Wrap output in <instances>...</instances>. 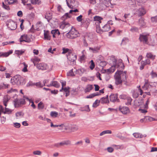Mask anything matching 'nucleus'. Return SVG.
<instances>
[{"label":"nucleus","mask_w":157,"mask_h":157,"mask_svg":"<svg viewBox=\"0 0 157 157\" xmlns=\"http://www.w3.org/2000/svg\"><path fill=\"white\" fill-rule=\"evenodd\" d=\"M145 65L144 64V62H142V61L141 62V66L140 67V69L141 70L143 69Z\"/></svg>","instance_id":"nucleus-60"},{"label":"nucleus","mask_w":157,"mask_h":157,"mask_svg":"<svg viewBox=\"0 0 157 157\" xmlns=\"http://www.w3.org/2000/svg\"><path fill=\"white\" fill-rule=\"evenodd\" d=\"M67 26L68 27L69 26V28L70 29L71 27L70 26L69 24L68 23L66 24H63L61 25L60 27L62 29H64L65 28L67 27Z\"/></svg>","instance_id":"nucleus-49"},{"label":"nucleus","mask_w":157,"mask_h":157,"mask_svg":"<svg viewBox=\"0 0 157 157\" xmlns=\"http://www.w3.org/2000/svg\"><path fill=\"white\" fill-rule=\"evenodd\" d=\"M100 47L99 46L94 47H90L89 50L93 53H98L100 50Z\"/></svg>","instance_id":"nucleus-13"},{"label":"nucleus","mask_w":157,"mask_h":157,"mask_svg":"<svg viewBox=\"0 0 157 157\" xmlns=\"http://www.w3.org/2000/svg\"><path fill=\"white\" fill-rule=\"evenodd\" d=\"M33 154L35 155H40L41 154V152L39 151H36L33 152Z\"/></svg>","instance_id":"nucleus-50"},{"label":"nucleus","mask_w":157,"mask_h":157,"mask_svg":"<svg viewBox=\"0 0 157 157\" xmlns=\"http://www.w3.org/2000/svg\"><path fill=\"white\" fill-rule=\"evenodd\" d=\"M20 42L25 41L27 42H29L30 41L26 35H22L20 39Z\"/></svg>","instance_id":"nucleus-12"},{"label":"nucleus","mask_w":157,"mask_h":157,"mask_svg":"<svg viewBox=\"0 0 157 157\" xmlns=\"http://www.w3.org/2000/svg\"><path fill=\"white\" fill-rule=\"evenodd\" d=\"M113 65L109 68L105 70V72L108 74L114 72L116 68L118 69L114 75L115 84L118 85L122 83L123 81H124L126 78V71H123L120 69H123L124 67V63L122 62L121 59H119L117 61L114 59L113 61Z\"/></svg>","instance_id":"nucleus-1"},{"label":"nucleus","mask_w":157,"mask_h":157,"mask_svg":"<svg viewBox=\"0 0 157 157\" xmlns=\"http://www.w3.org/2000/svg\"><path fill=\"white\" fill-rule=\"evenodd\" d=\"M31 60L33 63L34 64V65L35 66H36V65L37 64H36V63L37 62H39L40 61V60L37 57H34V58L32 59H31Z\"/></svg>","instance_id":"nucleus-25"},{"label":"nucleus","mask_w":157,"mask_h":157,"mask_svg":"<svg viewBox=\"0 0 157 157\" xmlns=\"http://www.w3.org/2000/svg\"><path fill=\"white\" fill-rule=\"evenodd\" d=\"M33 84L36 85L38 87H42L43 86V84H41L40 82L34 83V84Z\"/></svg>","instance_id":"nucleus-44"},{"label":"nucleus","mask_w":157,"mask_h":157,"mask_svg":"<svg viewBox=\"0 0 157 157\" xmlns=\"http://www.w3.org/2000/svg\"><path fill=\"white\" fill-rule=\"evenodd\" d=\"M67 37L70 39H74L80 36V34L75 28H71L70 31L66 34Z\"/></svg>","instance_id":"nucleus-2"},{"label":"nucleus","mask_w":157,"mask_h":157,"mask_svg":"<svg viewBox=\"0 0 157 157\" xmlns=\"http://www.w3.org/2000/svg\"><path fill=\"white\" fill-rule=\"evenodd\" d=\"M140 86L137 87V88L132 90V96L134 98H137L139 94L142 95L143 94V91L140 88Z\"/></svg>","instance_id":"nucleus-5"},{"label":"nucleus","mask_w":157,"mask_h":157,"mask_svg":"<svg viewBox=\"0 0 157 157\" xmlns=\"http://www.w3.org/2000/svg\"><path fill=\"white\" fill-rule=\"evenodd\" d=\"M99 95V93H94L90 94L88 96H87L86 98H92L95 96H98Z\"/></svg>","instance_id":"nucleus-36"},{"label":"nucleus","mask_w":157,"mask_h":157,"mask_svg":"<svg viewBox=\"0 0 157 157\" xmlns=\"http://www.w3.org/2000/svg\"><path fill=\"white\" fill-rule=\"evenodd\" d=\"M109 102L108 95H107L106 97L102 98L100 100V102L102 104L107 103Z\"/></svg>","instance_id":"nucleus-16"},{"label":"nucleus","mask_w":157,"mask_h":157,"mask_svg":"<svg viewBox=\"0 0 157 157\" xmlns=\"http://www.w3.org/2000/svg\"><path fill=\"white\" fill-rule=\"evenodd\" d=\"M110 101L113 102L118 101V95L117 94H111L109 96Z\"/></svg>","instance_id":"nucleus-11"},{"label":"nucleus","mask_w":157,"mask_h":157,"mask_svg":"<svg viewBox=\"0 0 157 157\" xmlns=\"http://www.w3.org/2000/svg\"><path fill=\"white\" fill-rule=\"evenodd\" d=\"M17 0H5L6 3H8L10 4H12L13 3L17 2Z\"/></svg>","instance_id":"nucleus-43"},{"label":"nucleus","mask_w":157,"mask_h":157,"mask_svg":"<svg viewBox=\"0 0 157 157\" xmlns=\"http://www.w3.org/2000/svg\"><path fill=\"white\" fill-rule=\"evenodd\" d=\"M133 135L135 137L139 138H141L144 137H145L146 136V135H143L138 133H133Z\"/></svg>","instance_id":"nucleus-17"},{"label":"nucleus","mask_w":157,"mask_h":157,"mask_svg":"<svg viewBox=\"0 0 157 157\" xmlns=\"http://www.w3.org/2000/svg\"><path fill=\"white\" fill-rule=\"evenodd\" d=\"M81 110L82 111H85L87 112H89L90 111V109L88 105H87L84 107L81 108Z\"/></svg>","instance_id":"nucleus-30"},{"label":"nucleus","mask_w":157,"mask_h":157,"mask_svg":"<svg viewBox=\"0 0 157 157\" xmlns=\"http://www.w3.org/2000/svg\"><path fill=\"white\" fill-rule=\"evenodd\" d=\"M142 62H144V64L145 65L149 64L150 63V60L148 59H146L145 61H142Z\"/></svg>","instance_id":"nucleus-55"},{"label":"nucleus","mask_w":157,"mask_h":157,"mask_svg":"<svg viewBox=\"0 0 157 157\" xmlns=\"http://www.w3.org/2000/svg\"><path fill=\"white\" fill-rule=\"evenodd\" d=\"M137 5L140 6H143V5H144V3H143L142 2H141L138 0H137Z\"/></svg>","instance_id":"nucleus-58"},{"label":"nucleus","mask_w":157,"mask_h":157,"mask_svg":"<svg viewBox=\"0 0 157 157\" xmlns=\"http://www.w3.org/2000/svg\"><path fill=\"white\" fill-rule=\"evenodd\" d=\"M23 80V78L20 75H17L11 79V82L13 85L16 84L19 85L22 82Z\"/></svg>","instance_id":"nucleus-3"},{"label":"nucleus","mask_w":157,"mask_h":157,"mask_svg":"<svg viewBox=\"0 0 157 157\" xmlns=\"http://www.w3.org/2000/svg\"><path fill=\"white\" fill-rule=\"evenodd\" d=\"M17 90L16 89H13V88H11L10 90H8L7 91V93L8 94H10V93H12L13 92H17Z\"/></svg>","instance_id":"nucleus-56"},{"label":"nucleus","mask_w":157,"mask_h":157,"mask_svg":"<svg viewBox=\"0 0 157 157\" xmlns=\"http://www.w3.org/2000/svg\"><path fill=\"white\" fill-rule=\"evenodd\" d=\"M151 20L153 22H157V16H155L151 18Z\"/></svg>","instance_id":"nucleus-59"},{"label":"nucleus","mask_w":157,"mask_h":157,"mask_svg":"<svg viewBox=\"0 0 157 157\" xmlns=\"http://www.w3.org/2000/svg\"><path fill=\"white\" fill-rule=\"evenodd\" d=\"M8 27L11 30L15 29L17 28L16 24L12 21H10L7 24Z\"/></svg>","instance_id":"nucleus-9"},{"label":"nucleus","mask_w":157,"mask_h":157,"mask_svg":"<svg viewBox=\"0 0 157 157\" xmlns=\"http://www.w3.org/2000/svg\"><path fill=\"white\" fill-rule=\"evenodd\" d=\"M13 124L14 126L16 128H19L21 126V124L18 123H15Z\"/></svg>","instance_id":"nucleus-52"},{"label":"nucleus","mask_w":157,"mask_h":157,"mask_svg":"<svg viewBox=\"0 0 157 157\" xmlns=\"http://www.w3.org/2000/svg\"><path fill=\"white\" fill-rule=\"evenodd\" d=\"M82 16L81 15H80L78 17L76 18V20L78 22H81L82 20Z\"/></svg>","instance_id":"nucleus-51"},{"label":"nucleus","mask_w":157,"mask_h":157,"mask_svg":"<svg viewBox=\"0 0 157 157\" xmlns=\"http://www.w3.org/2000/svg\"><path fill=\"white\" fill-rule=\"evenodd\" d=\"M52 86H53L56 88H58L60 86V85L58 82L55 81H52L51 82Z\"/></svg>","instance_id":"nucleus-28"},{"label":"nucleus","mask_w":157,"mask_h":157,"mask_svg":"<svg viewBox=\"0 0 157 157\" xmlns=\"http://www.w3.org/2000/svg\"><path fill=\"white\" fill-rule=\"evenodd\" d=\"M100 102V100H96L95 102L93 103V106L94 107H96L98 106L99 104V103Z\"/></svg>","instance_id":"nucleus-40"},{"label":"nucleus","mask_w":157,"mask_h":157,"mask_svg":"<svg viewBox=\"0 0 157 157\" xmlns=\"http://www.w3.org/2000/svg\"><path fill=\"white\" fill-rule=\"evenodd\" d=\"M71 129L73 132L76 131L78 129V127L76 125H74L72 126Z\"/></svg>","instance_id":"nucleus-46"},{"label":"nucleus","mask_w":157,"mask_h":157,"mask_svg":"<svg viewBox=\"0 0 157 157\" xmlns=\"http://www.w3.org/2000/svg\"><path fill=\"white\" fill-rule=\"evenodd\" d=\"M150 75L152 78H157V74L153 71L151 73Z\"/></svg>","instance_id":"nucleus-41"},{"label":"nucleus","mask_w":157,"mask_h":157,"mask_svg":"<svg viewBox=\"0 0 157 157\" xmlns=\"http://www.w3.org/2000/svg\"><path fill=\"white\" fill-rule=\"evenodd\" d=\"M67 75L68 76H73L75 75L74 73L73 72L72 69L70 70L67 73Z\"/></svg>","instance_id":"nucleus-48"},{"label":"nucleus","mask_w":157,"mask_h":157,"mask_svg":"<svg viewBox=\"0 0 157 157\" xmlns=\"http://www.w3.org/2000/svg\"><path fill=\"white\" fill-rule=\"evenodd\" d=\"M44 107V105L42 102H40L38 104V108L39 109H42Z\"/></svg>","instance_id":"nucleus-38"},{"label":"nucleus","mask_w":157,"mask_h":157,"mask_svg":"<svg viewBox=\"0 0 157 157\" xmlns=\"http://www.w3.org/2000/svg\"><path fill=\"white\" fill-rule=\"evenodd\" d=\"M97 63L99 64V65L102 67L105 66L106 64V62L101 61L100 59L97 61Z\"/></svg>","instance_id":"nucleus-27"},{"label":"nucleus","mask_w":157,"mask_h":157,"mask_svg":"<svg viewBox=\"0 0 157 157\" xmlns=\"http://www.w3.org/2000/svg\"><path fill=\"white\" fill-rule=\"evenodd\" d=\"M138 15L140 16H142L145 14L146 13V11L143 7L140 8L137 11Z\"/></svg>","instance_id":"nucleus-14"},{"label":"nucleus","mask_w":157,"mask_h":157,"mask_svg":"<svg viewBox=\"0 0 157 157\" xmlns=\"http://www.w3.org/2000/svg\"><path fill=\"white\" fill-rule=\"evenodd\" d=\"M63 51L62 52V53L65 54L67 52H69V50L68 48H63Z\"/></svg>","instance_id":"nucleus-53"},{"label":"nucleus","mask_w":157,"mask_h":157,"mask_svg":"<svg viewBox=\"0 0 157 157\" xmlns=\"http://www.w3.org/2000/svg\"><path fill=\"white\" fill-rule=\"evenodd\" d=\"M146 57L147 58L153 60L155 58V56L153 55L151 53H148L147 54Z\"/></svg>","instance_id":"nucleus-29"},{"label":"nucleus","mask_w":157,"mask_h":157,"mask_svg":"<svg viewBox=\"0 0 157 157\" xmlns=\"http://www.w3.org/2000/svg\"><path fill=\"white\" fill-rule=\"evenodd\" d=\"M36 67L38 69L42 70H46L48 68V66L47 64L43 63L36 64Z\"/></svg>","instance_id":"nucleus-8"},{"label":"nucleus","mask_w":157,"mask_h":157,"mask_svg":"<svg viewBox=\"0 0 157 157\" xmlns=\"http://www.w3.org/2000/svg\"><path fill=\"white\" fill-rule=\"evenodd\" d=\"M148 35L144 34L140 35L139 37V39L140 41L143 42L144 43L146 44L148 43Z\"/></svg>","instance_id":"nucleus-6"},{"label":"nucleus","mask_w":157,"mask_h":157,"mask_svg":"<svg viewBox=\"0 0 157 157\" xmlns=\"http://www.w3.org/2000/svg\"><path fill=\"white\" fill-rule=\"evenodd\" d=\"M14 105L15 107H18L20 105V99L16 98L14 100Z\"/></svg>","instance_id":"nucleus-23"},{"label":"nucleus","mask_w":157,"mask_h":157,"mask_svg":"<svg viewBox=\"0 0 157 157\" xmlns=\"http://www.w3.org/2000/svg\"><path fill=\"white\" fill-rule=\"evenodd\" d=\"M44 38L48 40H50V37L48 34V32H45L44 33Z\"/></svg>","instance_id":"nucleus-37"},{"label":"nucleus","mask_w":157,"mask_h":157,"mask_svg":"<svg viewBox=\"0 0 157 157\" xmlns=\"http://www.w3.org/2000/svg\"><path fill=\"white\" fill-rule=\"evenodd\" d=\"M76 72L79 75L81 76L86 72V70L84 68H81L76 70Z\"/></svg>","instance_id":"nucleus-18"},{"label":"nucleus","mask_w":157,"mask_h":157,"mask_svg":"<svg viewBox=\"0 0 157 157\" xmlns=\"http://www.w3.org/2000/svg\"><path fill=\"white\" fill-rule=\"evenodd\" d=\"M23 64L24 65V67L23 69H22V71L24 72H26L28 70L27 69V67H28V66L26 65L25 63H23L21 64Z\"/></svg>","instance_id":"nucleus-39"},{"label":"nucleus","mask_w":157,"mask_h":157,"mask_svg":"<svg viewBox=\"0 0 157 157\" xmlns=\"http://www.w3.org/2000/svg\"><path fill=\"white\" fill-rule=\"evenodd\" d=\"M2 6L3 8L6 10H8L10 9L9 6L5 5L3 2V3Z\"/></svg>","instance_id":"nucleus-57"},{"label":"nucleus","mask_w":157,"mask_h":157,"mask_svg":"<svg viewBox=\"0 0 157 157\" xmlns=\"http://www.w3.org/2000/svg\"><path fill=\"white\" fill-rule=\"evenodd\" d=\"M67 58L68 59V63L72 65L75 63L77 56L75 54L69 52L67 56Z\"/></svg>","instance_id":"nucleus-4"},{"label":"nucleus","mask_w":157,"mask_h":157,"mask_svg":"<svg viewBox=\"0 0 157 157\" xmlns=\"http://www.w3.org/2000/svg\"><path fill=\"white\" fill-rule=\"evenodd\" d=\"M6 117H2L1 119V122L2 124H3L6 121Z\"/></svg>","instance_id":"nucleus-64"},{"label":"nucleus","mask_w":157,"mask_h":157,"mask_svg":"<svg viewBox=\"0 0 157 157\" xmlns=\"http://www.w3.org/2000/svg\"><path fill=\"white\" fill-rule=\"evenodd\" d=\"M9 86L8 84H5L4 83H1L0 84V89H7L9 87Z\"/></svg>","instance_id":"nucleus-26"},{"label":"nucleus","mask_w":157,"mask_h":157,"mask_svg":"<svg viewBox=\"0 0 157 157\" xmlns=\"http://www.w3.org/2000/svg\"><path fill=\"white\" fill-rule=\"evenodd\" d=\"M98 23H95L96 25V32L98 33H101L102 32V29H101L100 27V26L99 24H98Z\"/></svg>","instance_id":"nucleus-21"},{"label":"nucleus","mask_w":157,"mask_h":157,"mask_svg":"<svg viewBox=\"0 0 157 157\" xmlns=\"http://www.w3.org/2000/svg\"><path fill=\"white\" fill-rule=\"evenodd\" d=\"M119 109L123 114H127L129 112V110L127 107H120Z\"/></svg>","instance_id":"nucleus-10"},{"label":"nucleus","mask_w":157,"mask_h":157,"mask_svg":"<svg viewBox=\"0 0 157 157\" xmlns=\"http://www.w3.org/2000/svg\"><path fill=\"white\" fill-rule=\"evenodd\" d=\"M12 53V51H10L9 52H3L4 57H6L8 56L10 54Z\"/></svg>","instance_id":"nucleus-47"},{"label":"nucleus","mask_w":157,"mask_h":157,"mask_svg":"<svg viewBox=\"0 0 157 157\" xmlns=\"http://www.w3.org/2000/svg\"><path fill=\"white\" fill-rule=\"evenodd\" d=\"M139 21L140 25L141 26L143 27L145 25V23L142 18H140Z\"/></svg>","instance_id":"nucleus-32"},{"label":"nucleus","mask_w":157,"mask_h":157,"mask_svg":"<svg viewBox=\"0 0 157 157\" xmlns=\"http://www.w3.org/2000/svg\"><path fill=\"white\" fill-rule=\"evenodd\" d=\"M154 120V119L153 118L149 116H146L144 118L140 119V121L141 122H144L151 121Z\"/></svg>","instance_id":"nucleus-15"},{"label":"nucleus","mask_w":157,"mask_h":157,"mask_svg":"<svg viewBox=\"0 0 157 157\" xmlns=\"http://www.w3.org/2000/svg\"><path fill=\"white\" fill-rule=\"evenodd\" d=\"M45 17V18L47 19L48 21L49 20H50L52 18L51 13L49 12L46 13Z\"/></svg>","instance_id":"nucleus-31"},{"label":"nucleus","mask_w":157,"mask_h":157,"mask_svg":"<svg viewBox=\"0 0 157 157\" xmlns=\"http://www.w3.org/2000/svg\"><path fill=\"white\" fill-rule=\"evenodd\" d=\"M24 52L22 50H17L16 51V53L18 55H21Z\"/></svg>","instance_id":"nucleus-61"},{"label":"nucleus","mask_w":157,"mask_h":157,"mask_svg":"<svg viewBox=\"0 0 157 157\" xmlns=\"http://www.w3.org/2000/svg\"><path fill=\"white\" fill-rule=\"evenodd\" d=\"M66 1L67 6L71 9H73L76 6L75 3H77V2L74 0H66Z\"/></svg>","instance_id":"nucleus-7"},{"label":"nucleus","mask_w":157,"mask_h":157,"mask_svg":"<svg viewBox=\"0 0 157 157\" xmlns=\"http://www.w3.org/2000/svg\"><path fill=\"white\" fill-rule=\"evenodd\" d=\"M93 88L92 85H88L85 89V92H90Z\"/></svg>","instance_id":"nucleus-34"},{"label":"nucleus","mask_w":157,"mask_h":157,"mask_svg":"<svg viewBox=\"0 0 157 157\" xmlns=\"http://www.w3.org/2000/svg\"><path fill=\"white\" fill-rule=\"evenodd\" d=\"M50 114L51 116L53 117H57L60 115V114H59L58 113L55 111H52L51 112Z\"/></svg>","instance_id":"nucleus-24"},{"label":"nucleus","mask_w":157,"mask_h":157,"mask_svg":"<svg viewBox=\"0 0 157 157\" xmlns=\"http://www.w3.org/2000/svg\"><path fill=\"white\" fill-rule=\"evenodd\" d=\"M130 30L132 32H136L138 31V29L137 28L133 27L130 29Z\"/></svg>","instance_id":"nucleus-54"},{"label":"nucleus","mask_w":157,"mask_h":157,"mask_svg":"<svg viewBox=\"0 0 157 157\" xmlns=\"http://www.w3.org/2000/svg\"><path fill=\"white\" fill-rule=\"evenodd\" d=\"M17 15L20 17H21L23 16V13L22 11H19L17 13Z\"/></svg>","instance_id":"nucleus-62"},{"label":"nucleus","mask_w":157,"mask_h":157,"mask_svg":"<svg viewBox=\"0 0 157 157\" xmlns=\"http://www.w3.org/2000/svg\"><path fill=\"white\" fill-rule=\"evenodd\" d=\"M60 82L62 84V87H63L65 86L66 85V82L65 81H64L62 80H61L60 81Z\"/></svg>","instance_id":"nucleus-63"},{"label":"nucleus","mask_w":157,"mask_h":157,"mask_svg":"<svg viewBox=\"0 0 157 157\" xmlns=\"http://www.w3.org/2000/svg\"><path fill=\"white\" fill-rule=\"evenodd\" d=\"M10 99V96L7 95H6L4 97L3 102H8Z\"/></svg>","instance_id":"nucleus-35"},{"label":"nucleus","mask_w":157,"mask_h":157,"mask_svg":"<svg viewBox=\"0 0 157 157\" xmlns=\"http://www.w3.org/2000/svg\"><path fill=\"white\" fill-rule=\"evenodd\" d=\"M91 64L90 66V68L91 70H93L94 67L95 65L93 60H91L90 61Z\"/></svg>","instance_id":"nucleus-45"},{"label":"nucleus","mask_w":157,"mask_h":157,"mask_svg":"<svg viewBox=\"0 0 157 157\" xmlns=\"http://www.w3.org/2000/svg\"><path fill=\"white\" fill-rule=\"evenodd\" d=\"M12 111V110L9 109L5 107V111L4 112V113L5 114H11Z\"/></svg>","instance_id":"nucleus-33"},{"label":"nucleus","mask_w":157,"mask_h":157,"mask_svg":"<svg viewBox=\"0 0 157 157\" xmlns=\"http://www.w3.org/2000/svg\"><path fill=\"white\" fill-rule=\"evenodd\" d=\"M132 100V99L130 97L127 96L125 100V102H125L126 105H131Z\"/></svg>","instance_id":"nucleus-20"},{"label":"nucleus","mask_w":157,"mask_h":157,"mask_svg":"<svg viewBox=\"0 0 157 157\" xmlns=\"http://www.w3.org/2000/svg\"><path fill=\"white\" fill-rule=\"evenodd\" d=\"M110 28V26L109 25L105 24L102 27V31H108L109 30Z\"/></svg>","instance_id":"nucleus-22"},{"label":"nucleus","mask_w":157,"mask_h":157,"mask_svg":"<svg viewBox=\"0 0 157 157\" xmlns=\"http://www.w3.org/2000/svg\"><path fill=\"white\" fill-rule=\"evenodd\" d=\"M51 33L52 34L53 36L54 37H55V35L56 34H57L59 33V32L58 31V30H52L51 32Z\"/></svg>","instance_id":"nucleus-42"},{"label":"nucleus","mask_w":157,"mask_h":157,"mask_svg":"<svg viewBox=\"0 0 157 157\" xmlns=\"http://www.w3.org/2000/svg\"><path fill=\"white\" fill-rule=\"evenodd\" d=\"M102 18L98 16H96L94 17V20L96 22L95 23H98V24L101 23V20H102Z\"/></svg>","instance_id":"nucleus-19"}]
</instances>
